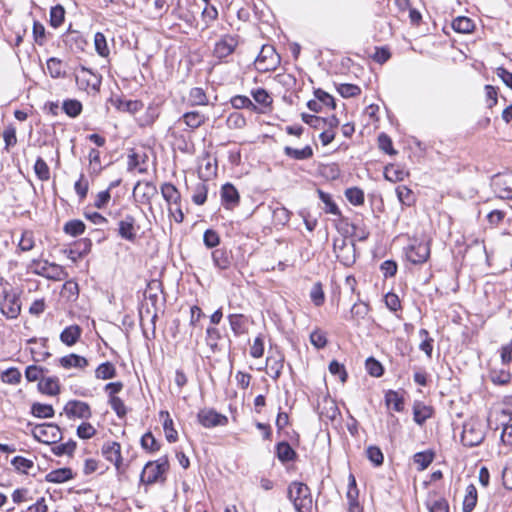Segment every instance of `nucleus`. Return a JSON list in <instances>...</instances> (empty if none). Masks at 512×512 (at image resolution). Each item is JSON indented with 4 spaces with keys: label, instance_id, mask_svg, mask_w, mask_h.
<instances>
[{
    "label": "nucleus",
    "instance_id": "44",
    "mask_svg": "<svg viewBox=\"0 0 512 512\" xmlns=\"http://www.w3.org/2000/svg\"><path fill=\"white\" fill-rule=\"evenodd\" d=\"M511 373L505 369H493L490 372V379L496 385H506L511 381Z\"/></svg>",
    "mask_w": 512,
    "mask_h": 512
},
{
    "label": "nucleus",
    "instance_id": "52",
    "mask_svg": "<svg viewBox=\"0 0 512 512\" xmlns=\"http://www.w3.org/2000/svg\"><path fill=\"white\" fill-rule=\"evenodd\" d=\"M76 442L73 440H70L66 443L54 446L52 448V452L56 456H62V455H68L71 456L75 449H76Z\"/></svg>",
    "mask_w": 512,
    "mask_h": 512
},
{
    "label": "nucleus",
    "instance_id": "17",
    "mask_svg": "<svg viewBox=\"0 0 512 512\" xmlns=\"http://www.w3.org/2000/svg\"><path fill=\"white\" fill-rule=\"evenodd\" d=\"M348 481V490L346 494L348 500V512H363V508L358 502L359 491L353 474L349 475Z\"/></svg>",
    "mask_w": 512,
    "mask_h": 512
},
{
    "label": "nucleus",
    "instance_id": "59",
    "mask_svg": "<svg viewBox=\"0 0 512 512\" xmlns=\"http://www.w3.org/2000/svg\"><path fill=\"white\" fill-rule=\"evenodd\" d=\"M231 104L235 109H251L256 110V106L253 104V102L247 97L243 95H237L232 97Z\"/></svg>",
    "mask_w": 512,
    "mask_h": 512
},
{
    "label": "nucleus",
    "instance_id": "29",
    "mask_svg": "<svg viewBox=\"0 0 512 512\" xmlns=\"http://www.w3.org/2000/svg\"><path fill=\"white\" fill-rule=\"evenodd\" d=\"M284 154L286 156H288L289 158H292L295 160H307V159L312 158L313 149L309 145H306L305 147H303L301 149H295L290 146H285Z\"/></svg>",
    "mask_w": 512,
    "mask_h": 512
},
{
    "label": "nucleus",
    "instance_id": "34",
    "mask_svg": "<svg viewBox=\"0 0 512 512\" xmlns=\"http://www.w3.org/2000/svg\"><path fill=\"white\" fill-rule=\"evenodd\" d=\"M385 402L388 407H392L397 412L404 409L403 396L397 391L388 390L385 394Z\"/></svg>",
    "mask_w": 512,
    "mask_h": 512
},
{
    "label": "nucleus",
    "instance_id": "3",
    "mask_svg": "<svg viewBox=\"0 0 512 512\" xmlns=\"http://www.w3.org/2000/svg\"><path fill=\"white\" fill-rule=\"evenodd\" d=\"M29 270L36 275L54 281H62L68 277L67 272L62 266L56 263H50L47 260H32L29 264Z\"/></svg>",
    "mask_w": 512,
    "mask_h": 512
},
{
    "label": "nucleus",
    "instance_id": "58",
    "mask_svg": "<svg viewBox=\"0 0 512 512\" xmlns=\"http://www.w3.org/2000/svg\"><path fill=\"white\" fill-rule=\"evenodd\" d=\"M94 44H95V49L100 56H102V57L108 56L109 49H108L107 41H106L104 34L97 32L94 36Z\"/></svg>",
    "mask_w": 512,
    "mask_h": 512
},
{
    "label": "nucleus",
    "instance_id": "4",
    "mask_svg": "<svg viewBox=\"0 0 512 512\" xmlns=\"http://www.w3.org/2000/svg\"><path fill=\"white\" fill-rule=\"evenodd\" d=\"M35 440L44 444H55L62 438V432L58 425L53 423L27 424Z\"/></svg>",
    "mask_w": 512,
    "mask_h": 512
},
{
    "label": "nucleus",
    "instance_id": "6",
    "mask_svg": "<svg viewBox=\"0 0 512 512\" xmlns=\"http://www.w3.org/2000/svg\"><path fill=\"white\" fill-rule=\"evenodd\" d=\"M281 63L280 55L271 45H263L255 60V67L259 72L274 71Z\"/></svg>",
    "mask_w": 512,
    "mask_h": 512
},
{
    "label": "nucleus",
    "instance_id": "50",
    "mask_svg": "<svg viewBox=\"0 0 512 512\" xmlns=\"http://www.w3.org/2000/svg\"><path fill=\"white\" fill-rule=\"evenodd\" d=\"M48 372L46 368L30 365L25 370V377L29 382L40 381L44 378V373Z\"/></svg>",
    "mask_w": 512,
    "mask_h": 512
},
{
    "label": "nucleus",
    "instance_id": "38",
    "mask_svg": "<svg viewBox=\"0 0 512 512\" xmlns=\"http://www.w3.org/2000/svg\"><path fill=\"white\" fill-rule=\"evenodd\" d=\"M477 498V489L475 485H468L463 500V510L465 512H471L476 506Z\"/></svg>",
    "mask_w": 512,
    "mask_h": 512
},
{
    "label": "nucleus",
    "instance_id": "37",
    "mask_svg": "<svg viewBox=\"0 0 512 512\" xmlns=\"http://www.w3.org/2000/svg\"><path fill=\"white\" fill-rule=\"evenodd\" d=\"M47 70L49 75L54 79H58L65 76L64 65L59 58H49L47 60Z\"/></svg>",
    "mask_w": 512,
    "mask_h": 512
},
{
    "label": "nucleus",
    "instance_id": "35",
    "mask_svg": "<svg viewBox=\"0 0 512 512\" xmlns=\"http://www.w3.org/2000/svg\"><path fill=\"white\" fill-rule=\"evenodd\" d=\"M317 193H318L320 200L324 204L323 210L326 213L336 215V216H339L341 214L337 204L332 199V196L330 194H328L320 189L317 190Z\"/></svg>",
    "mask_w": 512,
    "mask_h": 512
},
{
    "label": "nucleus",
    "instance_id": "9",
    "mask_svg": "<svg viewBox=\"0 0 512 512\" xmlns=\"http://www.w3.org/2000/svg\"><path fill=\"white\" fill-rule=\"evenodd\" d=\"M75 81L79 89L86 92H97L100 89L101 76L90 69L81 66L75 73Z\"/></svg>",
    "mask_w": 512,
    "mask_h": 512
},
{
    "label": "nucleus",
    "instance_id": "61",
    "mask_svg": "<svg viewBox=\"0 0 512 512\" xmlns=\"http://www.w3.org/2000/svg\"><path fill=\"white\" fill-rule=\"evenodd\" d=\"M207 193H208V189H207L206 184L199 183L195 187V190H194V193H193V196H192V201L196 205H203L206 202V200H207Z\"/></svg>",
    "mask_w": 512,
    "mask_h": 512
},
{
    "label": "nucleus",
    "instance_id": "23",
    "mask_svg": "<svg viewBox=\"0 0 512 512\" xmlns=\"http://www.w3.org/2000/svg\"><path fill=\"white\" fill-rule=\"evenodd\" d=\"M74 478V473L70 468L64 467L52 470L46 474L45 480L49 483H64Z\"/></svg>",
    "mask_w": 512,
    "mask_h": 512
},
{
    "label": "nucleus",
    "instance_id": "26",
    "mask_svg": "<svg viewBox=\"0 0 512 512\" xmlns=\"http://www.w3.org/2000/svg\"><path fill=\"white\" fill-rule=\"evenodd\" d=\"M81 333L82 330L78 325H71L62 331L60 340L67 346H72L79 340Z\"/></svg>",
    "mask_w": 512,
    "mask_h": 512
},
{
    "label": "nucleus",
    "instance_id": "12",
    "mask_svg": "<svg viewBox=\"0 0 512 512\" xmlns=\"http://www.w3.org/2000/svg\"><path fill=\"white\" fill-rule=\"evenodd\" d=\"M138 227L136 220L132 215H126L118 223V235L129 242H134L137 237Z\"/></svg>",
    "mask_w": 512,
    "mask_h": 512
},
{
    "label": "nucleus",
    "instance_id": "28",
    "mask_svg": "<svg viewBox=\"0 0 512 512\" xmlns=\"http://www.w3.org/2000/svg\"><path fill=\"white\" fill-rule=\"evenodd\" d=\"M209 104L208 96L205 91L200 87H194L189 91L188 94V105L194 106H205Z\"/></svg>",
    "mask_w": 512,
    "mask_h": 512
},
{
    "label": "nucleus",
    "instance_id": "11",
    "mask_svg": "<svg viewBox=\"0 0 512 512\" xmlns=\"http://www.w3.org/2000/svg\"><path fill=\"white\" fill-rule=\"evenodd\" d=\"M0 311L8 319H15L21 311L19 297L15 294H6L0 302Z\"/></svg>",
    "mask_w": 512,
    "mask_h": 512
},
{
    "label": "nucleus",
    "instance_id": "64",
    "mask_svg": "<svg viewBox=\"0 0 512 512\" xmlns=\"http://www.w3.org/2000/svg\"><path fill=\"white\" fill-rule=\"evenodd\" d=\"M427 506L430 512H449V505L443 498L429 501Z\"/></svg>",
    "mask_w": 512,
    "mask_h": 512
},
{
    "label": "nucleus",
    "instance_id": "7",
    "mask_svg": "<svg viewBox=\"0 0 512 512\" xmlns=\"http://www.w3.org/2000/svg\"><path fill=\"white\" fill-rule=\"evenodd\" d=\"M333 250L336 254L337 259L344 266H351L356 261V248L355 243L344 237H338L334 239Z\"/></svg>",
    "mask_w": 512,
    "mask_h": 512
},
{
    "label": "nucleus",
    "instance_id": "47",
    "mask_svg": "<svg viewBox=\"0 0 512 512\" xmlns=\"http://www.w3.org/2000/svg\"><path fill=\"white\" fill-rule=\"evenodd\" d=\"M434 459V454L430 451L418 452L414 455V463L418 465L419 470L426 469Z\"/></svg>",
    "mask_w": 512,
    "mask_h": 512
},
{
    "label": "nucleus",
    "instance_id": "22",
    "mask_svg": "<svg viewBox=\"0 0 512 512\" xmlns=\"http://www.w3.org/2000/svg\"><path fill=\"white\" fill-rule=\"evenodd\" d=\"M58 361L59 364L65 369H84L86 366H88V360L85 357L74 353L63 356Z\"/></svg>",
    "mask_w": 512,
    "mask_h": 512
},
{
    "label": "nucleus",
    "instance_id": "25",
    "mask_svg": "<svg viewBox=\"0 0 512 512\" xmlns=\"http://www.w3.org/2000/svg\"><path fill=\"white\" fill-rule=\"evenodd\" d=\"M212 260L215 267L220 270H226L231 266L230 254L226 249L223 248L215 249L212 252Z\"/></svg>",
    "mask_w": 512,
    "mask_h": 512
},
{
    "label": "nucleus",
    "instance_id": "51",
    "mask_svg": "<svg viewBox=\"0 0 512 512\" xmlns=\"http://www.w3.org/2000/svg\"><path fill=\"white\" fill-rule=\"evenodd\" d=\"M345 196L348 201L353 205H362L364 203V192L357 187L348 188L345 191Z\"/></svg>",
    "mask_w": 512,
    "mask_h": 512
},
{
    "label": "nucleus",
    "instance_id": "63",
    "mask_svg": "<svg viewBox=\"0 0 512 512\" xmlns=\"http://www.w3.org/2000/svg\"><path fill=\"white\" fill-rule=\"evenodd\" d=\"M227 125L231 129H241L246 125V119L241 113L233 112L227 118Z\"/></svg>",
    "mask_w": 512,
    "mask_h": 512
},
{
    "label": "nucleus",
    "instance_id": "14",
    "mask_svg": "<svg viewBox=\"0 0 512 512\" xmlns=\"http://www.w3.org/2000/svg\"><path fill=\"white\" fill-rule=\"evenodd\" d=\"M237 45L238 41L234 36L225 35L215 44L214 55L224 59L234 52Z\"/></svg>",
    "mask_w": 512,
    "mask_h": 512
},
{
    "label": "nucleus",
    "instance_id": "19",
    "mask_svg": "<svg viewBox=\"0 0 512 512\" xmlns=\"http://www.w3.org/2000/svg\"><path fill=\"white\" fill-rule=\"evenodd\" d=\"M239 193L230 183H226L221 188V201L226 209H233L239 204Z\"/></svg>",
    "mask_w": 512,
    "mask_h": 512
},
{
    "label": "nucleus",
    "instance_id": "45",
    "mask_svg": "<svg viewBox=\"0 0 512 512\" xmlns=\"http://www.w3.org/2000/svg\"><path fill=\"white\" fill-rule=\"evenodd\" d=\"M34 172L41 181H48L50 179V168L41 157H38L34 164Z\"/></svg>",
    "mask_w": 512,
    "mask_h": 512
},
{
    "label": "nucleus",
    "instance_id": "56",
    "mask_svg": "<svg viewBox=\"0 0 512 512\" xmlns=\"http://www.w3.org/2000/svg\"><path fill=\"white\" fill-rule=\"evenodd\" d=\"M1 380L7 384H18L21 380V373L17 368H9L2 372Z\"/></svg>",
    "mask_w": 512,
    "mask_h": 512
},
{
    "label": "nucleus",
    "instance_id": "27",
    "mask_svg": "<svg viewBox=\"0 0 512 512\" xmlns=\"http://www.w3.org/2000/svg\"><path fill=\"white\" fill-rule=\"evenodd\" d=\"M160 418L163 419V429L167 441L170 443L176 442L178 439V433L174 428L173 420L171 419L169 413L167 411H161Z\"/></svg>",
    "mask_w": 512,
    "mask_h": 512
},
{
    "label": "nucleus",
    "instance_id": "18",
    "mask_svg": "<svg viewBox=\"0 0 512 512\" xmlns=\"http://www.w3.org/2000/svg\"><path fill=\"white\" fill-rule=\"evenodd\" d=\"M102 454L106 460L113 463L119 469L122 463L121 445L118 442H106L102 446Z\"/></svg>",
    "mask_w": 512,
    "mask_h": 512
},
{
    "label": "nucleus",
    "instance_id": "48",
    "mask_svg": "<svg viewBox=\"0 0 512 512\" xmlns=\"http://www.w3.org/2000/svg\"><path fill=\"white\" fill-rule=\"evenodd\" d=\"M64 231L73 237L81 235L85 231V224L81 220H71L64 225Z\"/></svg>",
    "mask_w": 512,
    "mask_h": 512
},
{
    "label": "nucleus",
    "instance_id": "60",
    "mask_svg": "<svg viewBox=\"0 0 512 512\" xmlns=\"http://www.w3.org/2000/svg\"><path fill=\"white\" fill-rule=\"evenodd\" d=\"M366 455L375 466H380L383 464L384 455L379 447L369 446L366 450Z\"/></svg>",
    "mask_w": 512,
    "mask_h": 512
},
{
    "label": "nucleus",
    "instance_id": "31",
    "mask_svg": "<svg viewBox=\"0 0 512 512\" xmlns=\"http://www.w3.org/2000/svg\"><path fill=\"white\" fill-rule=\"evenodd\" d=\"M113 103L119 111L130 114H135L143 108L142 102L138 100L117 99Z\"/></svg>",
    "mask_w": 512,
    "mask_h": 512
},
{
    "label": "nucleus",
    "instance_id": "42",
    "mask_svg": "<svg viewBox=\"0 0 512 512\" xmlns=\"http://www.w3.org/2000/svg\"><path fill=\"white\" fill-rule=\"evenodd\" d=\"M31 414L38 418H52L54 416V409L52 405L36 402L31 406Z\"/></svg>",
    "mask_w": 512,
    "mask_h": 512
},
{
    "label": "nucleus",
    "instance_id": "55",
    "mask_svg": "<svg viewBox=\"0 0 512 512\" xmlns=\"http://www.w3.org/2000/svg\"><path fill=\"white\" fill-rule=\"evenodd\" d=\"M337 91L344 98L355 97L361 93V89L359 86L348 83L340 84L337 87Z\"/></svg>",
    "mask_w": 512,
    "mask_h": 512
},
{
    "label": "nucleus",
    "instance_id": "21",
    "mask_svg": "<svg viewBox=\"0 0 512 512\" xmlns=\"http://www.w3.org/2000/svg\"><path fill=\"white\" fill-rule=\"evenodd\" d=\"M38 389L41 393L55 396L60 393V383L57 377H44L38 383Z\"/></svg>",
    "mask_w": 512,
    "mask_h": 512
},
{
    "label": "nucleus",
    "instance_id": "49",
    "mask_svg": "<svg viewBox=\"0 0 512 512\" xmlns=\"http://www.w3.org/2000/svg\"><path fill=\"white\" fill-rule=\"evenodd\" d=\"M65 19V10L61 5L53 6L50 10V24L54 28L61 26Z\"/></svg>",
    "mask_w": 512,
    "mask_h": 512
},
{
    "label": "nucleus",
    "instance_id": "33",
    "mask_svg": "<svg viewBox=\"0 0 512 512\" xmlns=\"http://www.w3.org/2000/svg\"><path fill=\"white\" fill-rule=\"evenodd\" d=\"M267 374L274 380L278 379L283 369V359L281 357L269 356L266 359Z\"/></svg>",
    "mask_w": 512,
    "mask_h": 512
},
{
    "label": "nucleus",
    "instance_id": "40",
    "mask_svg": "<svg viewBox=\"0 0 512 512\" xmlns=\"http://www.w3.org/2000/svg\"><path fill=\"white\" fill-rule=\"evenodd\" d=\"M396 194H397V198L400 201V203L405 206H408V207L412 206L416 201L413 191L410 188H408L407 186H404V185L397 186Z\"/></svg>",
    "mask_w": 512,
    "mask_h": 512
},
{
    "label": "nucleus",
    "instance_id": "1",
    "mask_svg": "<svg viewBox=\"0 0 512 512\" xmlns=\"http://www.w3.org/2000/svg\"><path fill=\"white\" fill-rule=\"evenodd\" d=\"M168 470L169 460L166 455L155 461H149L145 464L140 474V484L148 486L155 483H163L166 480Z\"/></svg>",
    "mask_w": 512,
    "mask_h": 512
},
{
    "label": "nucleus",
    "instance_id": "24",
    "mask_svg": "<svg viewBox=\"0 0 512 512\" xmlns=\"http://www.w3.org/2000/svg\"><path fill=\"white\" fill-rule=\"evenodd\" d=\"M339 414V409L334 401L325 399L322 405H319V416L322 420L333 421Z\"/></svg>",
    "mask_w": 512,
    "mask_h": 512
},
{
    "label": "nucleus",
    "instance_id": "2",
    "mask_svg": "<svg viewBox=\"0 0 512 512\" xmlns=\"http://www.w3.org/2000/svg\"><path fill=\"white\" fill-rule=\"evenodd\" d=\"M287 493L297 512H312L313 499L306 484L294 481L288 486Z\"/></svg>",
    "mask_w": 512,
    "mask_h": 512
},
{
    "label": "nucleus",
    "instance_id": "57",
    "mask_svg": "<svg viewBox=\"0 0 512 512\" xmlns=\"http://www.w3.org/2000/svg\"><path fill=\"white\" fill-rule=\"evenodd\" d=\"M251 95L252 97L254 98V100L260 104V105H263L265 107H268L272 104V98L271 96L269 95V93L263 89V88H258L256 90H253L251 92Z\"/></svg>",
    "mask_w": 512,
    "mask_h": 512
},
{
    "label": "nucleus",
    "instance_id": "41",
    "mask_svg": "<svg viewBox=\"0 0 512 512\" xmlns=\"http://www.w3.org/2000/svg\"><path fill=\"white\" fill-rule=\"evenodd\" d=\"M277 457L281 462L292 461L296 453L287 442H280L276 446Z\"/></svg>",
    "mask_w": 512,
    "mask_h": 512
},
{
    "label": "nucleus",
    "instance_id": "53",
    "mask_svg": "<svg viewBox=\"0 0 512 512\" xmlns=\"http://www.w3.org/2000/svg\"><path fill=\"white\" fill-rule=\"evenodd\" d=\"M141 446L149 452H156L160 449V444L157 442L151 432L145 433L141 438Z\"/></svg>",
    "mask_w": 512,
    "mask_h": 512
},
{
    "label": "nucleus",
    "instance_id": "62",
    "mask_svg": "<svg viewBox=\"0 0 512 512\" xmlns=\"http://www.w3.org/2000/svg\"><path fill=\"white\" fill-rule=\"evenodd\" d=\"M33 38L39 46H43L46 42V30L39 21H34L33 23Z\"/></svg>",
    "mask_w": 512,
    "mask_h": 512
},
{
    "label": "nucleus",
    "instance_id": "43",
    "mask_svg": "<svg viewBox=\"0 0 512 512\" xmlns=\"http://www.w3.org/2000/svg\"><path fill=\"white\" fill-rule=\"evenodd\" d=\"M369 312V306L362 302L358 301L353 304L350 310V318L351 320L355 321L356 323H359L360 320L364 319L365 316Z\"/></svg>",
    "mask_w": 512,
    "mask_h": 512
},
{
    "label": "nucleus",
    "instance_id": "15",
    "mask_svg": "<svg viewBox=\"0 0 512 512\" xmlns=\"http://www.w3.org/2000/svg\"><path fill=\"white\" fill-rule=\"evenodd\" d=\"M494 187L500 198L512 199V173L498 175Z\"/></svg>",
    "mask_w": 512,
    "mask_h": 512
},
{
    "label": "nucleus",
    "instance_id": "46",
    "mask_svg": "<svg viewBox=\"0 0 512 512\" xmlns=\"http://www.w3.org/2000/svg\"><path fill=\"white\" fill-rule=\"evenodd\" d=\"M201 17L204 22L203 29H207L218 18V10L215 6L207 4L201 13Z\"/></svg>",
    "mask_w": 512,
    "mask_h": 512
},
{
    "label": "nucleus",
    "instance_id": "32",
    "mask_svg": "<svg viewBox=\"0 0 512 512\" xmlns=\"http://www.w3.org/2000/svg\"><path fill=\"white\" fill-rule=\"evenodd\" d=\"M228 320L235 335L238 336L247 332V321L242 314H230Z\"/></svg>",
    "mask_w": 512,
    "mask_h": 512
},
{
    "label": "nucleus",
    "instance_id": "13",
    "mask_svg": "<svg viewBox=\"0 0 512 512\" xmlns=\"http://www.w3.org/2000/svg\"><path fill=\"white\" fill-rule=\"evenodd\" d=\"M199 422L207 428L215 426H223L227 424L228 419L226 416L217 413L212 409H204L198 413Z\"/></svg>",
    "mask_w": 512,
    "mask_h": 512
},
{
    "label": "nucleus",
    "instance_id": "10",
    "mask_svg": "<svg viewBox=\"0 0 512 512\" xmlns=\"http://www.w3.org/2000/svg\"><path fill=\"white\" fill-rule=\"evenodd\" d=\"M64 412L69 418L89 419L92 416L90 406L80 400H71L64 406Z\"/></svg>",
    "mask_w": 512,
    "mask_h": 512
},
{
    "label": "nucleus",
    "instance_id": "20",
    "mask_svg": "<svg viewBox=\"0 0 512 512\" xmlns=\"http://www.w3.org/2000/svg\"><path fill=\"white\" fill-rule=\"evenodd\" d=\"M162 197L166 201L168 207L181 204V194L172 183H163L160 187Z\"/></svg>",
    "mask_w": 512,
    "mask_h": 512
},
{
    "label": "nucleus",
    "instance_id": "5",
    "mask_svg": "<svg viewBox=\"0 0 512 512\" xmlns=\"http://www.w3.org/2000/svg\"><path fill=\"white\" fill-rule=\"evenodd\" d=\"M485 439V427L478 419H469L463 425L461 441L466 447L480 445Z\"/></svg>",
    "mask_w": 512,
    "mask_h": 512
},
{
    "label": "nucleus",
    "instance_id": "54",
    "mask_svg": "<svg viewBox=\"0 0 512 512\" xmlns=\"http://www.w3.org/2000/svg\"><path fill=\"white\" fill-rule=\"evenodd\" d=\"M64 112L70 117H77L82 111V104L78 100H66L63 103Z\"/></svg>",
    "mask_w": 512,
    "mask_h": 512
},
{
    "label": "nucleus",
    "instance_id": "16",
    "mask_svg": "<svg viewBox=\"0 0 512 512\" xmlns=\"http://www.w3.org/2000/svg\"><path fill=\"white\" fill-rule=\"evenodd\" d=\"M208 117L199 111H189L184 113L177 121L178 124H184L188 129L194 131L201 127Z\"/></svg>",
    "mask_w": 512,
    "mask_h": 512
},
{
    "label": "nucleus",
    "instance_id": "30",
    "mask_svg": "<svg viewBox=\"0 0 512 512\" xmlns=\"http://www.w3.org/2000/svg\"><path fill=\"white\" fill-rule=\"evenodd\" d=\"M432 412L431 407L421 402H416L413 406L414 421L417 424L422 425L427 419L431 418Z\"/></svg>",
    "mask_w": 512,
    "mask_h": 512
},
{
    "label": "nucleus",
    "instance_id": "36",
    "mask_svg": "<svg viewBox=\"0 0 512 512\" xmlns=\"http://www.w3.org/2000/svg\"><path fill=\"white\" fill-rule=\"evenodd\" d=\"M117 375L115 366L111 362L100 364L95 370V377L101 380L113 379Z\"/></svg>",
    "mask_w": 512,
    "mask_h": 512
},
{
    "label": "nucleus",
    "instance_id": "39",
    "mask_svg": "<svg viewBox=\"0 0 512 512\" xmlns=\"http://www.w3.org/2000/svg\"><path fill=\"white\" fill-rule=\"evenodd\" d=\"M474 27V22L465 16H459L452 21V28L458 33H470Z\"/></svg>",
    "mask_w": 512,
    "mask_h": 512
},
{
    "label": "nucleus",
    "instance_id": "8",
    "mask_svg": "<svg viewBox=\"0 0 512 512\" xmlns=\"http://www.w3.org/2000/svg\"><path fill=\"white\" fill-rule=\"evenodd\" d=\"M406 257L413 264H423L430 257V241L413 239L406 248Z\"/></svg>",
    "mask_w": 512,
    "mask_h": 512
}]
</instances>
